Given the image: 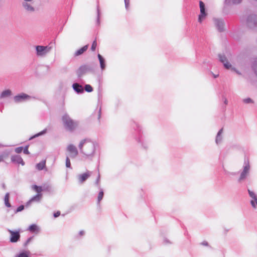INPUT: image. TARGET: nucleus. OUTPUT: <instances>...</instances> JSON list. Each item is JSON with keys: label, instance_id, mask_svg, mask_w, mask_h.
I'll list each match as a JSON object with an SVG mask.
<instances>
[{"label": "nucleus", "instance_id": "nucleus-36", "mask_svg": "<svg viewBox=\"0 0 257 257\" xmlns=\"http://www.w3.org/2000/svg\"><path fill=\"white\" fill-rule=\"evenodd\" d=\"M24 209V206L20 205L19 207H18L17 210L15 211V213H17L19 212H20V211H22Z\"/></svg>", "mask_w": 257, "mask_h": 257}, {"label": "nucleus", "instance_id": "nucleus-37", "mask_svg": "<svg viewBox=\"0 0 257 257\" xmlns=\"http://www.w3.org/2000/svg\"><path fill=\"white\" fill-rule=\"evenodd\" d=\"M97 23L99 24L100 13V10H99L98 6H97Z\"/></svg>", "mask_w": 257, "mask_h": 257}, {"label": "nucleus", "instance_id": "nucleus-43", "mask_svg": "<svg viewBox=\"0 0 257 257\" xmlns=\"http://www.w3.org/2000/svg\"><path fill=\"white\" fill-rule=\"evenodd\" d=\"M60 212L59 211H58L56 213H54V216L55 217H57L60 215Z\"/></svg>", "mask_w": 257, "mask_h": 257}, {"label": "nucleus", "instance_id": "nucleus-17", "mask_svg": "<svg viewBox=\"0 0 257 257\" xmlns=\"http://www.w3.org/2000/svg\"><path fill=\"white\" fill-rule=\"evenodd\" d=\"M11 160L13 162L20 164L23 166L25 164V163L23 161L22 158L19 155H15L12 156Z\"/></svg>", "mask_w": 257, "mask_h": 257}, {"label": "nucleus", "instance_id": "nucleus-19", "mask_svg": "<svg viewBox=\"0 0 257 257\" xmlns=\"http://www.w3.org/2000/svg\"><path fill=\"white\" fill-rule=\"evenodd\" d=\"M12 94V92L11 90L10 89H7L4 91H3L1 95H0V98H5L10 97Z\"/></svg>", "mask_w": 257, "mask_h": 257}, {"label": "nucleus", "instance_id": "nucleus-20", "mask_svg": "<svg viewBox=\"0 0 257 257\" xmlns=\"http://www.w3.org/2000/svg\"><path fill=\"white\" fill-rule=\"evenodd\" d=\"M223 133V128L220 129L219 132H218L216 137L215 142L217 144H218L220 143L222 141V134Z\"/></svg>", "mask_w": 257, "mask_h": 257}, {"label": "nucleus", "instance_id": "nucleus-46", "mask_svg": "<svg viewBox=\"0 0 257 257\" xmlns=\"http://www.w3.org/2000/svg\"><path fill=\"white\" fill-rule=\"evenodd\" d=\"M224 102L226 104H227L228 101H227V100L226 98L224 99Z\"/></svg>", "mask_w": 257, "mask_h": 257}, {"label": "nucleus", "instance_id": "nucleus-11", "mask_svg": "<svg viewBox=\"0 0 257 257\" xmlns=\"http://www.w3.org/2000/svg\"><path fill=\"white\" fill-rule=\"evenodd\" d=\"M92 175V172L87 171L86 172L78 175L77 179L80 184H82Z\"/></svg>", "mask_w": 257, "mask_h": 257}, {"label": "nucleus", "instance_id": "nucleus-45", "mask_svg": "<svg viewBox=\"0 0 257 257\" xmlns=\"http://www.w3.org/2000/svg\"><path fill=\"white\" fill-rule=\"evenodd\" d=\"M79 234L80 235H83L84 234V231H80L79 232Z\"/></svg>", "mask_w": 257, "mask_h": 257}, {"label": "nucleus", "instance_id": "nucleus-9", "mask_svg": "<svg viewBox=\"0 0 257 257\" xmlns=\"http://www.w3.org/2000/svg\"><path fill=\"white\" fill-rule=\"evenodd\" d=\"M199 7L200 14L199 16L198 22L201 23L205 19L207 14L205 12V5L202 1L199 2Z\"/></svg>", "mask_w": 257, "mask_h": 257}, {"label": "nucleus", "instance_id": "nucleus-27", "mask_svg": "<svg viewBox=\"0 0 257 257\" xmlns=\"http://www.w3.org/2000/svg\"><path fill=\"white\" fill-rule=\"evenodd\" d=\"M29 251H23L17 254L15 257H29Z\"/></svg>", "mask_w": 257, "mask_h": 257}, {"label": "nucleus", "instance_id": "nucleus-23", "mask_svg": "<svg viewBox=\"0 0 257 257\" xmlns=\"http://www.w3.org/2000/svg\"><path fill=\"white\" fill-rule=\"evenodd\" d=\"M9 200H10V193H7L5 196L4 202H5V204L6 206L7 207H11V204L9 202Z\"/></svg>", "mask_w": 257, "mask_h": 257}, {"label": "nucleus", "instance_id": "nucleus-47", "mask_svg": "<svg viewBox=\"0 0 257 257\" xmlns=\"http://www.w3.org/2000/svg\"><path fill=\"white\" fill-rule=\"evenodd\" d=\"M33 0H24V1H26V2H32Z\"/></svg>", "mask_w": 257, "mask_h": 257}, {"label": "nucleus", "instance_id": "nucleus-4", "mask_svg": "<svg viewBox=\"0 0 257 257\" xmlns=\"http://www.w3.org/2000/svg\"><path fill=\"white\" fill-rule=\"evenodd\" d=\"M93 69L92 66L89 65H84L80 66L77 70L76 74L79 78L81 77L87 73L93 71Z\"/></svg>", "mask_w": 257, "mask_h": 257}, {"label": "nucleus", "instance_id": "nucleus-40", "mask_svg": "<svg viewBox=\"0 0 257 257\" xmlns=\"http://www.w3.org/2000/svg\"><path fill=\"white\" fill-rule=\"evenodd\" d=\"M125 3V7L126 10L128 9L129 4H130V0H124Z\"/></svg>", "mask_w": 257, "mask_h": 257}, {"label": "nucleus", "instance_id": "nucleus-8", "mask_svg": "<svg viewBox=\"0 0 257 257\" xmlns=\"http://www.w3.org/2000/svg\"><path fill=\"white\" fill-rule=\"evenodd\" d=\"M219 60L223 64L224 67L227 69H231L235 71L237 73L240 74L238 71H237L235 68L232 67L231 65L228 61L226 56L224 55L219 54L218 55Z\"/></svg>", "mask_w": 257, "mask_h": 257}, {"label": "nucleus", "instance_id": "nucleus-48", "mask_svg": "<svg viewBox=\"0 0 257 257\" xmlns=\"http://www.w3.org/2000/svg\"><path fill=\"white\" fill-rule=\"evenodd\" d=\"M165 241L166 242V243L169 242V241L166 239L165 240Z\"/></svg>", "mask_w": 257, "mask_h": 257}, {"label": "nucleus", "instance_id": "nucleus-10", "mask_svg": "<svg viewBox=\"0 0 257 257\" xmlns=\"http://www.w3.org/2000/svg\"><path fill=\"white\" fill-rule=\"evenodd\" d=\"M67 151L69 153V156L71 158H75L78 154V151L76 147L72 144L67 146Z\"/></svg>", "mask_w": 257, "mask_h": 257}, {"label": "nucleus", "instance_id": "nucleus-26", "mask_svg": "<svg viewBox=\"0 0 257 257\" xmlns=\"http://www.w3.org/2000/svg\"><path fill=\"white\" fill-rule=\"evenodd\" d=\"M46 165V161H42L39 163L37 164L36 165V168L39 170H43Z\"/></svg>", "mask_w": 257, "mask_h": 257}, {"label": "nucleus", "instance_id": "nucleus-31", "mask_svg": "<svg viewBox=\"0 0 257 257\" xmlns=\"http://www.w3.org/2000/svg\"><path fill=\"white\" fill-rule=\"evenodd\" d=\"M9 153H4L0 156V162L3 161L5 158L8 157Z\"/></svg>", "mask_w": 257, "mask_h": 257}, {"label": "nucleus", "instance_id": "nucleus-29", "mask_svg": "<svg viewBox=\"0 0 257 257\" xmlns=\"http://www.w3.org/2000/svg\"><path fill=\"white\" fill-rule=\"evenodd\" d=\"M103 196V190L102 189H101L98 194V198H97L98 203H99L100 201L102 199Z\"/></svg>", "mask_w": 257, "mask_h": 257}, {"label": "nucleus", "instance_id": "nucleus-18", "mask_svg": "<svg viewBox=\"0 0 257 257\" xmlns=\"http://www.w3.org/2000/svg\"><path fill=\"white\" fill-rule=\"evenodd\" d=\"M72 87L73 89L78 93H82L84 92L82 86L77 83L73 84Z\"/></svg>", "mask_w": 257, "mask_h": 257}, {"label": "nucleus", "instance_id": "nucleus-33", "mask_svg": "<svg viewBox=\"0 0 257 257\" xmlns=\"http://www.w3.org/2000/svg\"><path fill=\"white\" fill-rule=\"evenodd\" d=\"M66 166L67 168H71V163L68 157H67L66 159Z\"/></svg>", "mask_w": 257, "mask_h": 257}, {"label": "nucleus", "instance_id": "nucleus-2", "mask_svg": "<svg viewBox=\"0 0 257 257\" xmlns=\"http://www.w3.org/2000/svg\"><path fill=\"white\" fill-rule=\"evenodd\" d=\"M62 120L64 127L68 131H73L78 125V122L76 121L73 120L67 114L63 115Z\"/></svg>", "mask_w": 257, "mask_h": 257}, {"label": "nucleus", "instance_id": "nucleus-3", "mask_svg": "<svg viewBox=\"0 0 257 257\" xmlns=\"http://www.w3.org/2000/svg\"><path fill=\"white\" fill-rule=\"evenodd\" d=\"M36 54L38 57H45L52 49V47L49 46L38 45L35 47Z\"/></svg>", "mask_w": 257, "mask_h": 257}, {"label": "nucleus", "instance_id": "nucleus-44", "mask_svg": "<svg viewBox=\"0 0 257 257\" xmlns=\"http://www.w3.org/2000/svg\"><path fill=\"white\" fill-rule=\"evenodd\" d=\"M201 244H202V245H206V246H207V245H208V242H207V241H204L202 242L201 243Z\"/></svg>", "mask_w": 257, "mask_h": 257}, {"label": "nucleus", "instance_id": "nucleus-41", "mask_svg": "<svg viewBox=\"0 0 257 257\" xmlns=\"http://www.w3.org/2000/svg\"><path fill=\"white\" fill-rule=\"evenodd\" d=\"M99 181H100V174H98V177L95 182V184L98 186H99Z\"/></svg>", "mask_w": 257, "mask_h": 257}, {"label": "nucleus", "instance_id": "nucleus-38", "mask_svg": "<svg viewBox=\"0 0 257 257\" xmlns=\"http://www.w3.org/2000/svg\"><path fill=\"white\" fill-rule=\"evenodd\" d=\"M23 150V147H18V148H17L16 149H15V152L17 153H20L22 152Z\"/></svg>", "mask_w": 257, "mask_h": 257}, {"label": "nucleus", "instance_id": "nucleus-15", "mask_svg": "<svg viewBox=\"0 0 257 257\" xmlns=\"http://www.w3.org/2000/svg\"><path fill=\"white\" fill-rule=\"evenodd\" d=\"M30 2L24 1L22 3V6L26 11L32 13L35 11V8L30 3H29Z\"/></svg>", "mask_w": 257, "mask_h": 257}, {"label": "nucleus", "instance_id": "nucleus-21", "mask_svg": "<svg viewBox=\"0 0 257 257\" xmlns=\"http://www.w3.org/2000/svg\"><path fill=\"white\" fill-rule=\"evenodd\" d=\"M29 230L33 233H39L40 229L39 227L36 224H32L29 226Z\"/></svg>", "mask_w": 257, "mask_h": 257}, {"label": "nucleus", "instance_id": "nucleus-5", "mask_svg": "<svg viewBox=\"0 0 257 257\" xmlns=\"http://www.w3.org/2000/svg\"><path fill=\"white\" fill-rule=\"evenodd\" d=\"M249 169L250 166L248 161H245L243 171L240 173V177L238 180L239 182H241L245 179L249 174Z\"/></svg>", "mask_w": 257, "mask_h": 257}, {"label": "nucleus", "instance_id": "nucleus-22", "mask_svg": "<svg viewBox=\"0 0 257 257\" xmlns=\"http://www.w3.org/2000/svg\"><path fill=\"white\" fill-rule=\"evenodd\" d=\"M88 45H87L84 46L82 48H81L80 49H79L77 51H76L75 53V55L76 56H77L81 55L85 51H86L87 50V49H88Z\"/></svg>", "mask_w": 257, "mask_h": 257}, {"label": "nucleus", "instance_id": "nucleus-35", "mask_svg": "<svg viewBox=\"0 0 257 257\" xmlns=\"http://www.w3.org/2000/svg\"><path fill=\"white\" fill-rule=\"evenodd\" d=\"M46 129L43 130V131L41 132L40 133L36 134V135H35L33 137H32L31 139L33 138H35V137H39L41 135H44L46 133Z\"/></svg>", "mask_w": 257, "mask_h": 257}, {"label": "nucleus", "instance_id": "nucleus-32", "mask_svg": "<svg viewBox=\"0 0 257 257\" xmlns=\"http://www.w3.org/2000/svg\"><path fill=\"white\" fill-rule=\"evenodd\" d=\"M243 102L245 103H252L253 101L250 98H246L243 99Z\"/></svg>", "mask_w": 257, "mask_h": 257}, {"label": "nucleus", "instance_id": "nucleus-24", "mask_svg": "<svg viewBox=\"0 0 257 257\" xmlns=\"http://www.w3.org/2000/svg\"><path fill=\"white\" fill-rule=\"evenodd\" d=\"M98 58L100 62V67L102 70H104L105 68V60L100 54L98 55Z\"/></svg>", "mask_w": 257, "mask_h": 257}, {"label": "nucleus", "instance_id": "nucleus-42", "mask_svg": "<svg viewBox=\"0 0 257 257\" xmlns=\"http://www.w3.org/2000/svg\"><path fill=\"white\" fill-rule=\"evenodd\" d=\"M32 239V237H30L29 238H28V240H27V241L25 243L24 245L25 246L27 245L28 244V243L31 241Z\"/></svg>", "mask_w": 257, "mask_h": 257}, {"label": "nucleus", "instance_id": "nucleus-14", "mask_svg": "<svg viewBox=\"0 0 257 257\" xmlns=\"http://www.w3.org/2000/svg\"><path fill=\"white\" fill-rule=\"evenodd\" d=\"M213 21L216 27L218 29L219 31H222L223 30L224 22L223 21L219 19L214 18Z\"/></svg>", "mask_w": 257, "mask_h": 257}, {"label": "nucleus", "instance_id": "nucleus-13", "mask_svg": "<svg viewBox=\"0 0 257 257\" xmlns=\"http://www.w3.org/2000/svg\"><path fill=\"white\" fill-rule=\"evenodd\" d=\"M8 231L11 234L10 241L12 242H17L20 237V235L19 231H14L10 229H8Z\"/></svg>", "mask_w": 257, "mask_h": 257}, {"label": "nucleus", "instance_id": "nucleus-49", "mask_svg": "<svg viewBox=\"0 0 257 257\" xmlns=\"http://www.w3.org/2000/svg\"><path fill=\"white\" fill-rule=\"evenodd\" d=\"M213 76H214V77L215 78H216V77H217L218 76V75H214V74H213Z\"/></svg>", "mask_w": 257, "mask_h": 257}, {"label": "nucleus", "instance_id": "nucleus-6", "mask_svg": "<svg viewBox=\"0 0 257 257\" xmlns=\"http://www.w3.org/2000/svg\"><path fill=\"white\" fill-rule=\"evenodd\" d=\"M246 25L251 29L257 28V15L255 14L249 15L246 19Z\"/></svg>", "mask_w": 257, "mask_h": 257}, {"label": "nucleus", "instance_id": "nucleus-28", "mask_svg": "<svg viewBox=\"0 0 257 257\" xmlns=\"http://www.w3.org/2000/svg\"><path fill=\"white\" fill-rule=\"evenodd\" d=\"M242 0H225V2L228 4H238L241 3Z\"/></svg>", "mask_w": 257, "mask_h": 257}, {"label": "nucleus", "instance_id": "nucleus-30", "mask_svg": "<svg viewBox=\"0 0 257 257\" xmlns=\"http://www.w3.org/2000/svg\"><path fill=\"white\" fill-rule=\"evenodd\" d=\"M85 90L87 92H91L93 91V88L90 85L86 84L85 86Z\"/></svg>", "mask_w": 257, "mask_h": 257}, {"label": "nucleus", "instance_id": "nucleus-34", "mask_svg": "<svg viewBox=\"0 0 257 257\" xmlns=\"http://www.w3.org/2000/svg\"><path fill=\"white\" fill-rule=\"evenodd\" d=\"M96 46H97L96 41L94 40L93 42L92 46H91V50L93 51H95Z\"/></svg>", "mask_w": 257, "mask_h": 257}, {"label": "nucleus", "instance_id": "nucleus-7", "mask_svg": "<svg viewBox=\"0 0 257 257\" xmlns=\"http://www.w3.org/2000/svg\"><path fill=\"white\" fill-rule=\"evenodd\" d=\"M32 98V96L24 93H22L14 97V100L15 103H19L26 101L29 100Z\"/></svg>", "mask_w": 257, "mask_h": 257}, {"label": "nucleus", "instance_id": "nucleus-1", "mask_svg": "<svg viewBox=\"0 0 257 257\" xmlns=\"http://www.w3.org/2000/svg\"><path fill=\"white\" fill-rule=\"evenodd\" d=\"M78 148L84 158H92L95 154L96 144L89 139H83L80 141Z\"/></svg>", "mask_w": 257, "mask_h": 257}, {"label": "nucleus", "instance_id": "nucleus-39", "mask_svg": "<svg viewBox=\"0 0 257 257\" xmlns=\"http://www.w3.org/2000/svg\"><path fill=\"white\" fill-rule=\"evenodd\" d=\"M28 148H29L28 146H27L24 148V151H23L24 154H30V153L28 151Z\"/></svg>", "mask_w": 257, "mask_h": 257}, {"label": "nucleus", "instance_id": "nucleus-25", "mask_svg": "<svg viewBox=\"0 0 257 257\" xmlns=\"http://www.w3.org/2000/svg\"><path fill=\"white\" fill-rule=\"evenodd\" d=\"M33 190L35 191L38 194H41V192L44 190L42 187L38 186L36 185L32 186Z\"/></svg>", "mask_w": 257, "mask_h": 257}, {"label": "nucleus", "instance_id": "nucleus-16", "mask_svg": "<svg viewBox=\"0 0 257 257\" xmlns=\"http://www.w3.org/2000/svg\"><path fill=\"white\" fill-rule=\"evenodd\" d=\"M42 198V194H37L36 195L33 197L26 204V206H29L32 202H39L41 201Z\"/></svg>", "mask_w": 257, "mask_h": 257}, {"label": "nucleus", "instance_id": "nucleus-12", "mask_svg": "<svg viewBox=\"0 0 257 257\" xmlns=\"http://www.w3.org/2000/svg\"><path fill=\"white\" fill-rule=\"evenodd\" d=\"M248 194L251 199L250 200V204L252 207L255 208L257 206V195L253 192L248 190Z\"/></svg>", "mask_w": 257, "mask_h": 257}]
</instances>
